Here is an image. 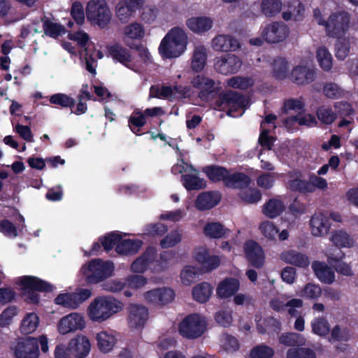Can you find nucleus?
<instances>
[{
	"label": "nucleus",
	"instance_id": "nucleus-1",
	"mask_svg": "<svg viewBox=\"0 0 358 358\" xmlns=\"http://www.w3.org/2000/svg\"><path fill=\"white\" fill-rule=\"evenodd\" d=\"M313 14L317 23L324 27L327 35L334 38L345 36L350 22V15L348 13L340 11L331 13L328 20H326V16L329 14L326 8H316Z\"/></svg>",
	"mask_w": 358,
	"mask_h": 358
},
{
	"label": "nucleus",
	"instance_id": "nucleus-2",
	"mask_svg": "<svg viewBox=\"0 0 358 358\" xmlns=\"http://www.w3.org/2000/svg\"><path fill=\"white\" fill-rule=\"evenodd\" d=\"M122 308V303L114 297L99 296L89 303L86 311L90 321L102 323L120 312Z\"/></svg>",
	"mask_w": 358,
	"mask_h": 358
},
{
	"label": "nucleus",
	"instance_id": "nucleus-3",
	"mask_svg": "<svg viewBox=\"0 0 358 358\" xmlns=\"http://www.w3.org/2000/svg\"><path fill=\"white\" fill-rule=\"evenodd\" d=\"M188 36L185 31L178 27L171 29L161 41L158 50L165 59L178 58L186 50Z\"/></svg>",
	"mask_w": 358,
	"mask_h": 358
},
{
	"label": "nucleus",
	"instance_id": "nucleus-4",
	"mask_svg": "<svg viewBox=\"0 0 358 358\" xmlns=\"http://www.w3.org/2000/svg\"><path fill=\"white\" fill-rule=\"evenodd\" d=\"M71 42H63L62 45L72 55H79L80 57L85 56V69L91 73H96V61L92 55L86 53L87 45L90 41L88 34L83 31L69 34Z\"/></svg>",
	"mask_w": 358,
	"mask_h": 358
},
{
	"label": "nucleus",
	"instance_id": "nucleus-5",
	"mask_svg": "<svg viewBox=\"0 0 358 358\" xmlns=\"http://www.w3.org/2000/svg\"><path fill=\"white\" fill-rule=\"evenodd\" d=\"M115 265L110 261L94 259L83 265L81 272L90 283H98L113 275Z\"/></svg>",
	"mask_w": 358,
	"mask_h": 358
},
{
	"label": "nucleus",
	"instance_id": "nucleus-6",
	"mask_svg": "<svg viewBox=\"0 0 358 358\" xmlns=\"http://www.w3.org/2000/svg\"><path fill=\"white\" fill-rule=\"evenodd\" d=\"M206 318L199 314L192 313L185 317L178 324L179 334L187 339L201 337L206 331Z\"/></svg>",
	"mask_w": 358,
	"mask_h": 358
},
{
	"label": "nucleus",
	"instance_id": "nucleus-7",
	"mask_svg": "<svg viewBox=\"0 0 358 358\" xmlns=\"http://www.w3.org/2000/svg\"><path fill=\"white\" fill-rule=\"evenodd\" d=\"M248 99L236 92H227L217 101V107L220 110L227 111L228 115L233 117L241 116L249 106Z\"/></svg>",
	"mask_w": 358,
	"mask_h": 358
},
{
	"label": "nucleus",
	"instance_id": "nucleus-8",
	"mask_svg": "<svg viewBox=\"0 0 358 358\" xmlns=\"http://www.w3.org/2000/svg\"><path fill=\"white\" fill-rule=\"evenodd\" d=\"M111 12L106 0H90L86 6L87 20L93 25L105 27L111 20Z\"/></svg>",
	"mask_w": 358,
	"mask_h": 358
},
{
	"label": "nucleus",
	"instance_id": "nucleus-9",
	"mask_svg": "<svg viewBox=\"0 0 358 358\" xmlns=\"http://www.w3.org/2000/svg\"><path fill=\"white\" fill-rule=\"evenodd\" d=\"M20 288L24 292L27 301L29 303L38 302V294L35 291L52 292L55 289L54 285L34 276H23L18 279Z\"/></svg>",
	"mask_w": 358,
	"mask_h": 358
},
{
	"label": "nucleus",
	"instance_id": "nucleus-10",
	"mask_svg": "<svg viewBox=\"0 0 358 358\" xmlns=\"http://www.w3.org/2000/svg\"><path fill=\"white\" fill-rule=\"evenodd\" d=\"M86 325L85 315L81 313L73 312L60 318L57 324V330L60 335H66L82 331Z\"/></svg>",
	"mask_w": 358,
	"mask_h": 358
},
{
	"label": "nucleus",
	"instance_id": "nucleus-11",
	"mask_svg": "<svg viewBox=\"0 0 358 358\" xmlns=\"http://www.w3.org/2000/svg\"><path fill=\"white\" fill-rule=\"evenodd\" d=\"M289 34V27L282 22L268 23L261 30L262 37L266 43L271 44L285 42Z\"/></svg>",
	"mask_w": 358,
	"mask_h": 358
},
{
	"label": "nucleus",
	"instance_id": "nucleus-12",
	"mask_svg": "<svg viewBox=\"0 0 358 358\" xmlns=\"http://www.w3.org/2000/svg\"><path fill=\"white\" fill-rule=\"evenodd\" d=\"M10 350L16 358H38L39 350L37 338L29 337L13 342Z\"/></svg>",
	"mask_w": 358,
	"mask_h": 358
},
{
	"label": "nucleus",
	"instance_id": "nucleus-13",
	"mask_svg": "<svg viewBox=\"0 0 358 358\" xmlns=\"http://www.w3.org/2000/svg\"><path fill=\"white\" fill-rule=\"evenodd\" d=\"M143 296L147 303L162 307L173 301L175 292L169 287H162L148 290Z\"/></svg>",
	"mask_w": 358,
	"mask_h": 358
},
{
	"label": "nucleus",
	"instance_id": "nucleus-14",
	"mask_svg": "<svg viewBox=\"0 0 358 358\" xmlns=\"http://www.w3.org/2000/svg\"><path fill=\"white\" fill-rule=\"evenodd\" d=\"M108 53L114 60H116L127 68L138 71L141 64L132 57L129 50L120 45H112L107 47Z\"/></svg>",
	"mask_w": 358,
	"mask_h": 358
},
{
	"label": "nucleus",
	"instance_id": "nucleus-15",
	"mask_svg": "<svg viewBox=\"0 0 358 358\" xmlns=\"http://www.w3.org/2000/svg\"><path fill=\"white\" fill-rule=\"evenodd\" d=\"M150 94L152 96L167 99L170 100L180 99L189 97L191 89L187 86L176 85L174 87L162 86L160 89L151 87Z\"/></svg>",
	"mask_w": 358,
	"mask_h": 358
},
{
	"label": "nucleus",
	"instance_id": "nucleus-16",
	"mask_svg": "<svg viewBox=\"0 0 358 358\" xmlns=\"http://www.w3.org/2000/svg\"><path fill=\"white\" fill-rule=\"evenodd\" d=\"M241 66V59L234 54L222 55L214 60L215 69L224 75L237 73Z\"/></svg>",
	"mask_w": 358,
	"mask_h": 358
},
{
	"label": "nucleus",
	"instance_id": "nucleus-17",
	"mask_svg": "<svg viewBox=\"0 0 358 358\" xmlns=\"http://www.w3.org/2000/svg\"><path fill=\"white\" fill-rule=\"evenodd\" d=\"M157 257V250L153 247H149L131 264L130 270L135 273H143L150 269L152 271L155 260Z\"/></svg>",
	"mask_w": 358,
	"mask_h": 358
},
{
	"label": "nucleus",
	"instance_id": "nucleus-18",
	"mask_svg": "<svg viewBox=\"0 0 358 358\" xmlns=\"http://www.w3.org/2000/svg\"><path fill=\"white\" fill-rule=\"evenodd\" d=\"M243 250L247 260L252 266L261 268L265 262L264 252L262 246L256 241L250 240L244 243Z\"/></svg>",
	"mask_w": 358,
	"mask_h": 358
},
{
	"label": "nucleus",
	"instance_id": "nucleus-19",
	"mask_svg": "<svg viewBox=\"0 0 358 358\" xmlns=\"http://www.w3.org/2000/svg\"><path fill=\"white\" fill-rule=\"evenodd\" d=\"M258 229L260 234L267 240L275 242L277 237L280 241L288 239L289 233L287 229L280 231L278 226L269 220H264L260 222Z\"/></svg>",
	"mask_w": 358,
	"mask_h": 358
},
{
	"label": "nucleus",
	"instance_id": "nucleus-20",
	"mask_svg": "<svg viewBox=\"0 0 358 358\" xmlns=\"http://www.w3.org/2000/svg\"><path fill=\"white\" fill-rule=\"evenodd\" d=\"M282 18L285 21H301L304 17L305 7L300 0H289L284 4Z\"/></svg>",
	"mask_w": 358,
	"mask_h": 358
},
{
	"label": "nucleus",
	"instance_id": "nucleus-21",
	"mask_svg": "<svg viewBox=\"0 0 358 358\" xmlns=\"http://www.w3.org/2000/svg\"><path fill=\"white\" fill-rule=\"evenodd\" d=\"M310 228L313 236H325L328 234L331 228L328 216L323 213H315L310 220Z\"/></svg>",
	"mask_w": 358,
	"mask_h": 358
},
{
	"label": "nucleus",
	"instance_id": "nucleus-22",
	"mask_svg": "<svg viewBox=\"0 0 358 358\" xmlns=\"http://www.w3.org/2000/svg\"><path fill=\"white\" fill-rule=\"evenodd\" d=\"M69 343L71 353L76 358H85L90 352V341L83 334L76 336Z\"/></svg>",
	"mask_w": 358,
	"mask_h": 358
},
{
	"label": "nucleus",
	"instance_id": "nucleus-23",
	"mask_svg": "<svg viewBox=\"0 0 358 358\" xmlns=\"http://www.w3.org/2000/svg\"><path fill=\"white\" fill-rule=\"evenodd\" d=\"M211 47L217 52L235 51L240 48V43L231 35L219 34L212 40Z\"/></svg>",
	"mask_w": 358,
	"mask_h": 358
},
{
	"label": "nucleus",
	"instance_id": "nucleus-24",
	"mask_svg": "<svg viewBox=\"0 0 358 358\" xmlns=\"http://www.w3.org/2000/svg\"><path fill=\"white\" fill-rule=\"evenodd\" d=\"M303 303V301L299 299H293L287 301V298L284 295H278L270 301V306L274 310L281 311L286 306L288 308L289 314L292 316L296 315V308L302 307Z\"/></svg>",
	"mask_w": 358,
	"mask_h": 358
},
{
	"label": "nucleus",
	"instance_id": "nucleus-25",
	"mask_svg": "<svg viewBox=\"0 0 358 358\" xmlns=\"http://www.w3.org/2000/svg\"><path fill=\"white\" fill-rule=\"evenodd\" d=\"M289 78L294 83L304 85L314 81L315 71L308 66L298 65L292 69Z\"/></svg>",
	"mask_w": 358,
	"mask_h": 358
},
{
	"label": "nucleus",
	"instance_id": "nucleus-26",
	"mask_svg": "<svg viewBox=\"0 0 358 358\" xmlns=\"http://www.w3.org/2000/svg\"><path fill=\"white\" fill-rule=\"evenodd\" d=\"M240 289V282L235 278H226L221 280L216 287V295L220 299L234 296Z\"/></svg>",
	"mask_w": 358,
	"mask_h": 358
},
{
	"label": "nucleus",
	"instance_id": "nucleus-27",
	"mask_svg": "<svg viewBox=\"0 0 358 358\" xmlns=\"http://www.w3.org/2000/svg\"><path fill=\"white\" fill-rule=\"evenodd\" d=\"M148 310L142 305L133 304L129 308V324L131 328H141L148 319Z\"/></svg>",
	"mask_w": 358,
	"mask_h": 358
},
{
	"label": "nucleus",
	"instance_id": "nucleus-28",
	"mask_svg": "<svg viewBox=\"0 0 358 358\" xmlns=\"http://www.w3.org/2000/svg\"><path fill=\"white\" fill-rule=\"evenodd\" d=\"M140 6L129 0H120L115 6V16L122 23L129 22L134 17Z\"/></svg>",
	"mask_w": 358,
	"mask_h": 358
},
{
	"label": "nucleus",
	"instance_id": "nucleus-29",
	"mask_svg": "<svg viewBox=\"0 0 358 358\" xmlns=\"http://www.w3.org/2000/svg\"><path fill=\"white\" fill-rule=\"evenodd\" d=\"M213 24V19L207 16H193L186 20L187 28L196 34H202L208 31Z\"/></svg>",
	"mask_w": 358,
	"mask_h": 358
},
{
	"label": "nucleus",
	"instance_id": "nucleus-30",
	"mask_svg": "<svg viewBox=\"0 0 358 358\" xmlns=\"http://www.w3.org/2000/svg\"><path fill=\"white\" fill-rule=\"evenodd\" d=\"M95 339L98 349L104 354L112 352L117 343L116 336L111 331L103 330L98 332Z\"/></svg>",
	"mask_w": 358,
	"mask_h": 358
},
{
	"label": "nucleus",
	"instance_id": "nucleus-31",
	"mask_svg": "<svg viewBox=\"0 0 358 358\" xmlns=\"http://www.w3.org/2000/svg\"><path fill=\"white\" fill-rule=\"evenodd\" d=\"M280 259L286 264L306 268L310 264L308 257L295 250H287L280 255Z\"/></svg>",
	"mask_w": 358,
	"mask_h": 358
},
{
	"label": "nucleus",
	"instance_id": "nucleus-32",
	"mask_svg": "<svg viewBox=\"0 0 358 358\" xmlns=\"http://www.w3.org/2000/svg\"><path fill=\"white\" fill-rule=\"evenodd\" d=\"M192 85L200 90L199 96L206 100L208 94L213 92L215 82L210 78L203 75H197L191 80Z\"/></svg>",
	"mask_w": 358,
	"mask_h": 358
},
{
	"label": "nucleus",
	"instance_id": "nucleus-33",
	"mask_svg": "<svg viewBox=\"0 0 358 358\" xmlns=\"http://www.w3.org/2000/svg\"><path fill=\"white\" fill-rule=\"evenodd\" d=\"M143 244V241L140 239H122L121 235L115 251L122 255H133L140 250Z\"/></svg>",
	"mask_w": 358,
	"mask_h": 358
},
{
	"label": "nucleus",
	"instance_id": "nucleus-34",
	"mask_svg": "<svg viewBox=\"0 0 358 358\" xmlns=\"http://www.w3.org/2000/svg\"><path fill=\"white\" fill-rule=\"evenodd\" d=\"M220 199L221 196L219 192H203L198 196L195 206L200 210H208L216 206Z\"/></svg>",
	"mask_w": 358,
	"mask_h": 358
},
{
	"label": "nucleus",
	"instance_id": "nucleus-35",
	"mask_svg": "<svg viewBox=\"0 0 358 358\" xmlns=\"http://www.w3.org/2000/svg\"><path fill=\"white\" fill-rule=\"evenodd\" d=\"M275 119V115H268L261 124V133L259 138V142L264 148L268 150L271 149L274 139L268 135L269 129L267 127V125H271V127H273Z\"/></svg>",
	"mask_w": 358,
	"mask_h": 358
},
{
	"label": "nucleus",
	"instance_id": "nucleus-36",
	"mask_svg": "<svg viewBox=\"0 0 358 358\" xmlns=\"http://www.w3.org/2000/svg\"><path fill=\"white\" fill-rule=\"evenodd\" d=\"M203 234L211 239H219L227 236L230 230L218 222H208L203 227Z\"/></svg>",
	"mask_w": 358,
	"mask_h": 358
},
{
	"label": "nucleus",
	"instance_id": "nucleus-37",
	"mask_svg": "<svg viewBox=\"0 0 358 358\" xmlns=\"http://www.w3.org/2000/svg\"><path fill=\"white\" fill-rule=\"evenodd\" d=\"M312 268L317 278L323 283L331 284L335 280L334 271L325 263L315 262L312 264Z\"/></svg>",
	"mask_w": 358,
	"mask_h": 358
},
{
	"label": "nucleus",
	"instance_id": "nucleus-38",
	"mask_svg": "<svg viewBox=\"0 0 358 358\" xmlns=\"http://www.w3.org/2000/svg\"><path fill=\"white\" fill-rule=\"evenodd\" d=\"M207 50L204 45H199L195 46L192 59L191 68L195 72L201 71L206 64Z\"/></svg>",
	"mask_w": 358,
	"mask_h": 358
},
{
	"label": "nucleus",
	"instance_id": "nucleus-39",
	"mask_svg": "<svg viewBox=\"0 0 358 358\" xmlns=\"http://www.w3.org/2000/svg\"><path fill=\"white\" fill-rule=\"evenodd\" d=\"M251 182V179L243 173L228 172L225 185L234 189H243L247 187Z\"/></svg>",
	"mask_w": 358,
	"mask_h": 358
},
{
	"label": "nucleus",
	"instance_id": "nucleus-40",
	"mask_svg": "<svg viewBox=\"0 0 358 358\" xmlns=\"http://www.w3.org/2000/svg\"><path fill=\"white\" fill-rule=\"evenodd\" d=\"M288 187L292 191L306 193L311 192L309 189L308 180L302 179L301 173L299 171H292L289 173Z\"/></svg>",
	"mask_w": 358,
	"mask_h": 358
},
{
	"label": "nucleus",
	"instance_id": "nucleus-41",
	"mask_svg": "<svg viewBox=\"0 0 358 358\" xmlns=\"http://www.w3.org/2000/svg\"><path fill=\"white\" fill-rule=\"evenodd\" d=\"M213 286L206 282H203L195 285L192 291L194 300L204 303H206L212 296Z\"/></svg>",
	"mask_w": 358,
	"mask_h": 358
},
{
	"label": "nucleus",
	"instance_id": "nucleus-42",
	"mask_svg": "<svg viewBox=\"0 0 358 358\" xmlns=\"http://www.w3.org/2000/svg\"><path fill=\"white\" fill-rule=\"evenodd\" d=\"M285 208L283 201L278 198H275L270 199L263 206L262 213L266 217L273 219L278 217Z\"/></svg>",
	"mask_w": 358,
	"mask_h": 358
},
{
	"label": "nucleus",
	"instance_id": "nucleus-43",
	"mask_svg": "<svg viewBox=\"0 0 358 358\" xmlns=\"http://www.w3.org/2000/svg\"><path fill=\"white\" fill-rule=\"evenodd\" d=\"M122 34L125 39L141 40L145 36V29L143 24L133 22L124 27Z\"/></svg>",
	"mask_w": 358,
	"mask_h": 358
},
{
	"label": "nucleus",
	"instance_id": "nucleus-44",
	"mask_svg": "<svg viewBox=\"0 0 358 358\" xmlns=\"http://www.w3.org/2000/svg\"><path fill=\"white\" fill-rule=\"evenodd\" d=\"M315 58L322 70L329 71L332 69L333 57L329 49L325 46L321 45L317 48Z\"/></svg>",
	"mask_w": 358,
	"mask_h": 358
},
{
	"label": "nucleus",
	"instance_id": "nucleus-45",
	"mask_svg": "<svg viewBox=\"0 0 358 358\" xmlns=\"http://www.w3.org/2000/svg\"><path fill=\"white\" fill-rule=\"evenodd\" d=\"M282 10V0H261L260 11L267 17L278 15Z\"/></svg>",
	"mask_w": 358,
	"mask_h": 358
},
{
	"label": "nucleus",
	"instance_id": "nucleus-46",
	"mask_svg": "<svg viewBox=\"0 0 358 358\" xmlns=\"http://www.w3.org/2000/svg\"><path fill=\"white\" fill-rule=\"evenodd\" d=\"M175 258V253L172 251H164L159 255V259L155 260L152 273H160L169 268L172 264Z\"/></svg>",
	"mask_w": 358,
	"mask_h": 358
},
{
	"label": "nucleus",
	"instance_id": "nucleus-47",
	"mask_svg": "<svg viewBox=\"0 0 358 358\" xmlns=\"http://www.w3.org/2000/svg\"><path fill=\"white\" fill-rule=\"evenodd\" d=\"M125 279L127 289L124 291V294L127 297L133 296V292L130 289L136 290L141 289L148 283V279L141 275H130Z\"/></svg>",
	"mask_w": 358,
	"mask_h": 358
},
{
	"label": "nucleus",
	"instance_id": "nucleus-48",
	"mask_svg": "<svg viewBox=\"0 0 358 358\" xmlns=\"http://www.w3.org/2000/svg\"><path fill=\"white\" fill-rule=\"evenodd\" d=\"M198 173L195 169V172L184 174L182 179L183 186L187 190L200 189L204 188L206 182L203 179L198 177Z\"/></svg>",
	"mask_w": 358,
	"mask_h": 358
},
{
	"label": "nucleus",
	"instance_id": "nucleus-49",
	"mask_svg": "<svg viewBox=\"0 0 358 358\" xmlns=\"http://www.w3.org/2000/svg\"><path fill=\"white\" fill-rule=\"evenodd\" d=\"M331 242L338 248H350L353 245V239L343 230H336L331 232Z\"/></svg>",
	"mask_w": 358,
	"mask_h": 358
},
{
	"label": "nucleus",
	"instance_id": "nucleus-50",
	"mask_svg": "<svg viewBox=\"0 0 358 358\" xmlns=\"http://www.w3.org/2000/svg\"><path fill=\"white\" fill-rule=\"evenodd\" d=\"M39 324V318L34 313L25 315L20 324V331L24 334H29L34 332Z\"/></svg>",
	"mask_w": 358,
	"mask_h": 358
},
{
	"label": "nucleus",
	"instance_id": "nucleus-51",
	"mask_svg": "<svg viewBox=\"0 0 358 358\" xmlns=\"http://www.w3.org/2000/svg\"><path fill=\"white\" fill-rule=\"evenodd\" d=\"M199 275L198 267L192 265H187L183 267L180 271V278L182 285L185 286L191 285Z\"/></svg>",
	"mask_w": 358,
	"mask_h": 358
},
{
	"label": "nucleus",
	"instance_id": "nucleus-52",
	"mask_svg": "<svg viewBox=\"0 0 358 358\" xmlns=\"http://www.w3.org/2000/svg\"><path fill=\"white\" fill-rule=\"evenodd\" d=\"M273 74L275 78L283 80L287 78L289 68V63L286 59L278 57L272 63Z\"/></svg>",
	"mask_w": 358,
	"mask_h": 358
},
{
	"label": "nucleus",
	"instance_id": "nucleus-53",
	"mask_svg": "<svg viewBox=\"0 0 358 358\" xmlns=\"http://www.w3.org/2000/svg\"><path fill=\"white\" fill-rule=\"evenodd\" d=\"M203 171L210 180L213 182L222 180L224 184L229 172L223 167L215 166H207L203 169Z\"/></svg>",
	"mask_w": 358,
	"mask_h": 358
},
{
	"label": "nucleus",
	"instance_id": "nucleus-54",
	"mask_svg": "<svg viewBox=\"0 0 358 358\" xmlns=\"http://www.w3.org/2000/svg\"><path fill=\"white\" fill-rule=\"evenodd\" d=\"M146 123V116L144 112L138 109H136L130 115L129 124L131 131L135 134H138L140 127L144 126Z\"/></svg>",
	"mask_w": 358,
	"mask_h": 358
},
{
	"label": "nucleus",
	"instance_id": "nucleus-55",
	"mask_svg": "<svg viewBox=\"0 0 358 358\" xmlns=\"http://www.w3.org/2000/svg\"><path fill=\"white\" fill-rule=\"evenodd\" d=\"M280 343L287 346H302L306 344L305 337L297 333H287L282 334L279 338Z\"/></svg>",
	"mask_w": 358,
	"mask_h": 358
},
{
	"label": "nucleus",
	"instance_id": "nucleus-56",
	"mask_svg": "<svg viewBox=\"0 0 358 358\" xmlns=\"http://www.w3.org/2000/svg\"><path fill=\"white\" fill-rule=\"evenodd\" d=\"M323 93L325 96L332 99L343 98L348 94L347 91L335 83H327L323 87Z\"/></svg>",
	"mask_w": 358,
	"mask_h": 358
},
{
	"label": "nucleus",
	"instance_id": "nucleus-57",
	"mask_svg": "<svg viewBox=\"0 0 358 358\" xmlns=\"http://www.w3.org/2000/svg\"><path fill=\"white\" fill-rule=\"evenodd\" d=\"M312 331L319 336H325L330 331V326L328 321L324 317H316L310 323Z\"/></svg>",
	"mask_w": 358,
	"mask_h": 358
},
{
	"label": "nucleus",
	"instance_id": "nucleus-58",
	"mask_svg": "<svg viewBox=\"0 0 358 358\" xmlns=\"http://www.w3.org/2000/svg\"><path fill=\"white\" fill-rule=\"evenodd\" d=\"M336 38L337 41L335 45L336 57L338 59L343 60L347 57L350 52V39L345 36H341Z\"/></svg>",
	"mask_w": 358,
	"mask_h": 358
},
{
	"label": "nucleus",
	"instance_id": "nucleus-59",
	"mask_svg": "<svg viewBox=\"0 0 358 358\" xmlns=\"http://www.w3.org/2000/svg\"><path fill=\"white\" fill-rule=\"evenodd\" d=\"M55 304L69 309H77L73 292H62L58 294L54 300Z\"/></svg>",
	"mask_w": 358,
	"mask_h": 358
},
{
	"label": "nucleus",
	"instance_id": "nucleus-60",
	"mask_svg": "<svg viewBox=\"0 0 358 358\" xmlns=\"http://www.w3.org/2000/svg\"><path fill=\"white\" fill-rule=\"evenodd\" d=\"M227 85L230 87L246 90L252 87L255 84V81L252 78L234 76L227 80Z\"/></svg>",
	"mask_w": 358,
	"mask_h": 358
},
{
	"label": "nucleus",
	"instance_id": "nucleus-61",
	"mask_svg": "<svg viewBox=\"0 0 358 358\" xmlns=\"http://www.w3.org/2000/svg\"><path fill=\"white\" fill-rule=\"evenodd\" d=\"M305 101L303 97L290 98L284 101L282 110L284 113H288L290 110L294 112H301L304 110Z\"/></svg>",
	"mask_w": 358,
	"mask_h": 358
},
{
	"label": "nucleus",
	"instance_id": "nucleus-62",
	"mask_svg": "<svg viewBox=\"0 0 358 358\" xmlns=\"http://www.w3.org/2000/svg\"><path fill=\"white\" fill-rule=\"evenodd\" d=\"M318 120L323 124H331L337 117V114L330 107L320 106L317 110Z\"/></svg>",
	"mask_w": 358,
	"mask_h": 358
},
{
	"label": "nucleus",
	"instance_id": "nucleus-63",
	"mask_svg": "<svg viewBox=\"0 0 358 358\" xmlns=\"http://www.w3.org/2000/svg\"><path fill=\"white\" fill-rule=\"evenodd\" d=\"M351 336V331L348 329L336 325L331 331L329 341H348Z\"/></svg>",
	"mask_w": 358,
	"mask_h": 358
},
{
	"label": "nucleus",
	"instance_id": "nucleus-64",
	"mask_svg": "<svg viewBox=\"0 0 358 358\" xmlns=\"http://www.w3.org/2000/svg\"><path fill=\"white\" fill-rule=\"evenodd\" d=\"M287 358H316L315 352L306 348H290L287 352Z\"/></svg>",
	"mask_w": 358,
	"mask_h": 358
}]
</instances>
